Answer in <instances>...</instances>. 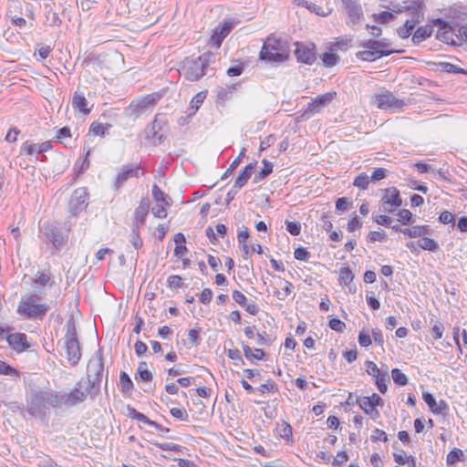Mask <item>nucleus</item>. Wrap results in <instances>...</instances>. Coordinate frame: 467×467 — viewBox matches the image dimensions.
<instances>
[{"instance_id": "obj_16", "label": "nucleus", "mask_w": 467, "mask_h": 467, "mask_svg": "<svg viewBox=\"0 0 467 467\" xmlns=\"http://www.w3.org/2000/svg\"><path fill=\"white\" fill-rule=\"evenodd\" d=\"M88 193L85 188H78L74 191L69 201V211L73 215H77L87 206Z\"/></svg>"}, {"instance_id": "obj_22", "label": "nucleus", "mask_w": 467, "mask_h": 467, "mask_svg": "<svg viewBox=\"0 0 467 467\" xmlns=\"http://www.w3.org/2000/svg\"><path fill=\"white\" fill-rule=\"evenodd\" d=\"M53 147L52 141L47 140L42 143H34L30 140L25 141L20 149L21 154H26L28 156H32L36 153L42 154L49 150H51Z\"/></svg>"}, {"instance_id": "obj_13", "label": "nucleus", "mask_w": 467, "mask_h": 467, "mask_svg": "<svg viewBox=\"0 0 467 467\" xmlns=\"http://www.w3.org/2000/svg\"><path fill=\"white\" fill-rule=\"evenodd\" d=\"M432 25L438 26L439 29L436 34V38L443 43L456 46L454 31V22L445 21L442 18H436L432 20Z\"/></svg>"}, {"instance_id": "obj_6", "label": "nucleus", "mask_w": 467, "mask_h": 467, "mask_svg": "<svg viewBox=\"0 0 467 467\" xmlns=\"http://www.w3.org/2000/svg\"><path fill=\"white\" fill-rule=\"evenodd\" d=\"M67 332L65 335V348L67 361L71 366H76L81 358L80 345L77 336L76 324L73 319H69L66 325Z\"/></svg>"}, {"instance_id": "obj_43", "label": "nucleus", "mask_w": 467, "mask_h": 467, "mask_svg": "<svg viewBox=\"0 0 467 467\" xmlns=\"http://www.w3.org/2000/svg\"><path fill=\"white\" fill-rule=\"evenodd\" d=\"M418 245L430 252H437L440 249L439 244L434 239L426 236L418 241Z\"/></svg>"}, {"instance_id": "obj_18", "label": "nucleus", "mask_w": 467, "mask_h": 467, "mask_svg": "<svg viewBox=\"0 0 467 467\" xmlns=\"http://www.w3.org/2000/svg\"><path fill=\"white\" fill-rule=\"evenodd\" d=\"M344 8L348 16V25H358L363 17V11L361 5L357 0H341Z\"/></svg>"}, {"instance_id": "obj_60", "label": "nucleus", "mask_w": 467, "mask_h": 467, "mask_svg": "<svg viewBox=\"0 0 467 467\" xmlns=\"http://www.w3.org/2000/svg\"><path fill=\"white\" fill-rule=\"evenodd\" d=\"M130 242L136 250H139L142 247L143 242L140 235V229H135L131 227Z\"/></svg>"}, {"instance_id": "obj_49", "label": "nucleus", "mask_w": 467, "mask_h": 467, "mask_svg": "<svg viewBox=\"0 0 467 467\" xmlns=\"http://www.w3.org/2000/svg\"><path fill=\"white\" fill-rule=\"evenodd\" d=\"M370 182V177L367 173L361 172L355 178L353 185L364 191L368 189Z\"/></svg>"}, {"instance_id": "obj_41", "label": "nucleus", "mask_w": 467, "mask_h": 467, "mask_svg": "<svg viewBox=\"0 0 467 467\" xmlns=\"http://www.w3.org/2000/svg\"><path fill=\"white\" fill-rule=\"evenodd\" d=\"M262 163L264 164V167L259 172L255 174L254 178V182H258L265 179L268 175H270L273 172L274 165L271 161H267L266 159H264L262 161Z\"/></svg>"}, {"instance_id": "obj_64", "label": "nucleus", "mask_w": 467, "mask_h": 467, "mask_svg": "<svg viewBox=\"0 0 467 467\" xmlns=\"http://www.w3.org/2000/svg\"><path fill=\"white\" fill-rule=\"evenodd\" d=\"M355 402L366 414L373 408V404L368 400V397H358Z\"/></svg>"}, {"instance_id": "obj_2", "label": "nucleus", "mask_w": 467, "mask_h": 467, "mask_svg": "<svg viewBox=\"0 0 467 467\" xmlns=\"http://www.w3.org/2000/svg\"><path fill=\"white\" fill-rule=\"evenodd\" d=\"M214 55L206 52L198 57H186L181 65L180 74L189 81H197L206 75L208 67L212 63Z\"/></svg>"}, {"instance_id": "obj_62", "label": "nucleus", "mask_w": 467, "mask_h": 467, "mask_svg": "<svg viewBox=\"0 0 467 467\" xmlns=\"http://www.w3.org/2000/svg\"><path fill=\"white\" fill-rule=\"evenodd\" d=\"M0 374L18 377V371L5 361L0 360Z\"/></svg>"}, {"instance_id": "obj_42", "label": "nucleus", "mask_w": 467, "mask_h": 467, "mask_svg": "<svg viewBox=\"0 0 467 467\" xmlns=\"http://www.w3.org/2000/svg\"><path fill=\"white\" fill-rule=\"evenodd\" d=\"M439 69L446 73L463 74L467 76V69L457 67L450 62H439L437 64Z\"/></svg>"}, {"instance_id": "obj_9", "label": "nucleus", "mask_w": 467, "mask_h": 467, "mask_svg": "<svg viewBox=\"0 0 467 467\" xmlns=\"http://www.w3.org/2000/svg\"><path fill=\"white\" fill-rule=\"evenodd\" d=\"M381 44L379 40H364L358 44V47L365 48V50L358 51L356 57L364 61H374L377 58L387 57L394 53V50L381 48Z\"/></svg>"}, {"instance_id": "obj_4", "label": "nucleus", "mask_w": 467, "mask_h": 467, "mask_svg": "<svg viewBox=\"0 0 467 467\" xmlns=\"http://www.w3.org/2000/svg\"><path fill=\"white\" fill-rule=\"evenodd\" d=\"M40 300L41 296L37 294L23 296L17 306V314L26 319L42 320L49 306L47 304L39 303Z\"/></svg>"}, {"instance_id": "obj_26", "label": "nucleus", "mask_w": 467, "mask_h": 467, "mask_svg": "<svg viewBox=\"0 0 467 467\" xmlns=\"http://www.w3.org/2000/svg\"><path fill=\"white\" fill-rule=\"evenodd\" d=\"M88 102L85 98L84 92L76 90L72 98V107L75 110L81 112L84 115H88L91 112L92 107H88Z\"/></svg>"}, {"instance_id": "obj_61", "label": "nucleus", "mask_w": 467, "mask_h": 467, "mask_svg": "<svg viewBox=\"0 0 467 467\" xmlns=\"http://www.w3.org/2000/svg\"><path fill=\"white\" fill-rule=\"evenodd\" d=\"M257 389L261 393L275 392L277 390V385L273 379H269L265 383L261 384Z\"/></svg>"}, {"instance_id": "obj_33", "label": "nucleus", "mask_w": 467, "mask_h": 467, "mask_svg": "<svg viewBox=\"0 0 467 467\" xmlns=\"http://www.w3.org/2000/svg\"><path fill=\"white\" fill-rule=\"evenodd\" d=\"M152 379V373L147 368V362L140 361L135 373V379L137 381L150 382Z\"/></svg>"}, {"instance_id": "obj_59", "label": "nucleus", "mask_w": 467, "mask_h": 467, "mask_svg": "<svg viewBox=\"0 0 467 467\" xmlns=\"http://www.w3.org/2000/svg\"><path fill=\"white\" fill-rule=\"evenodd\" d=\"M449 405L444 400H440L439 402L436 401V406L432 409V413L441 416H447L449 414Z\"/></svg>"}, {"instance_id": "obj_37", "label": "nucleus", "mask_w": 467, "mask_h": 467, "mask_svg": "<svg viewBox=\"0 0 467 467\" xmlns=\"http://www.w3.org/2000/svg\"><path fill=\"white\" fill-rule=\"evenodd\" d=\"M276 432L286 442L292 441V427L286 421H282L280 424H277Z\"/></svg>"}, {"instance_id": "obj_53", "label": "nucleus", "mask_w": 467, "mask_h": 467, "mask_svg": "<svg viewBox=\"0 0 467 467\" xmlns=\"http://www.w3.org/2000/svg\"><path fill=\"white\" fill-rule=\"evenodd\" d=\"M374 21L379 24H387L394 19L395 16L391 12L383 11L379 14H373Z\"/></svg>"}, {"instance_id": "obj_45", "label": "nucleus", "mask_w": 467, "mask_h": 467, "mask_svg": "<svg viewBox=\"0 0 467 467\" xmlns=\"http://www.w3.org/2000/svg\"><path fill=\"white\" fill-rule=\"evenodd\" d=\"M119 383L121 391L124 394L130 393L133 389V382L130 376L128 375V373H126L125 371H121L119 374Z\"/></svg>"}, {"instance_id": "obj_34", "label": "nucleus", "mask_w": 467, "mask_h": 467, "mask_svg": "<svg viewBox=\"0 0 467 467\" xmlns=\"http://www.w3.org/2000/svg\"><path fill=\"white\" fill-rule=\"evenodd\" d=\"M320 57L323 64L327 67L336 66L340 60V57L336 54L334 47H329L328 51L323 53Z\"/></svg>"}, {"instance_id": "obj_7", "label": "nucleus", "mask_w": 467, "mask_h": 467, "mask_svg": "<svg viewBox=\"0 0 467 467\" xmlns=\"http://www.w3.org/2000/svg\"><path fill=\"white\" fill-rule=\"evenodd\" d=\"M381 44L379 40H364L358 44V47L365 48V50L358 51L356 57L364 61H374L377 58L387 57L394 53V50L381 48Z\"/></svg>"}, {"instance_id": "obj_39", "label": "nucleus", "mask_w": 467, "mask_h": 467, "mask_svg": "<svg viewBox=\"0 0 467 467\" xmlns=\"http://www.w3.org/2000/svg\"><path fill=\"white\" fill-rule=\"evenodd\" d=\"M206 98V92L201 91L197 93L191 100V106L189 108L188 115L192 116L199 109L200 106L203 103Z\"/></svg>"}, {"instance_id": "obj_46", "label": "nucleus", "mask_w": 467, "mask_h": 467, "mask_svg": "<svg viewBox=\"0 0 467 467\" xmlns=\"http://www.w3.org/2000/svg\"><path fill=\"white\" fill-rule=\"evenodd\" d=\"M455 43L456 46H461L463 42L467 43V26H460L454 22Z\"/></svg>"}, {"instance_id": "obj_55", "label": "nucleus", "mask_w": 467, "mask_h": 467, "mask_svg": "<svg viewBox=\"0 0 467 467\" xmlns=\"http://www.w3.org/2000/svg\"><path fill=\"white\" fill-rule=\"evenodd\" d=\"M153 445L162 451H171L177 453L181 452L183 449L182 446L171 442H154Z\"/></svg>"}, {"instance_id": "obj_3", "label": "nucleus", "mask_w": 467, "mask_h": 467, "mask_svg": "<svg viewBox=\"0 0 467 467\" xmlns=\"http://www.w3.org/2000/svg\"><path fill=\"white\" fill-rule=\"evenodd\" d=\"M49 407H58V395L54 391H32L27 400V412L37 418H44Z\"/></svg>"}, {"instance_id": "obj_10", "label": "nucleus", "mask_w": 467, "mask_h": 467, "mask_svg": "<svg viewBox=\"0 0 467 467\" xmlns=\"http://www.w3.org/2000/svg\"><path fill=\"white\" fill-rule=\"evenodd\" d=\"M88 395L91 398V387L86 384L84 379H81L70 392H64L58 396V406L61 404L75 406L83 402Z\"/></svg>"}, {"instance_id": "obj_30", "label": "nucleus", "mask_w": 467, "mask_h": 467, "mask_svg": "<svg viewBox=\"0 0 467 467\" xmlns=\"http://www.w3.org/2000/svg\"><path fill=\"white\" fill-rule=\"evenodd\" d=\"M383 371L380 372L379 375L375 376V384L379 389V391L382 394H385L388 390V385L387 383L389 382V368L387 365L382 364Z\"/></svg>"}, {"instance_id": "obj_1", "label": "nucleus", "mask_w": 467, "mask_h": 467, "mask_svg": "<svg viewBox=\"0 0 467 467\" xmlns=\"http://www.w3.org/2000/svg\"><path fill=\"white\" fill-rule=\"evenodd\" d=\"M289 57L288 42L273 35L266 37L259 53V59L269 64H281L287 61Z\"/></svg>"}, {"instance_id": "obj_28", "label": "nucleus", "mask_w": 467, "mask_h": 467, "mask_svg": "<svg viewBox=\"0 0 467 467\" xmlns=\"http://www.w3.org/2000/svg\"><path fill=\"white\" fill-rule=\"evenodd\" d=\"M256 164H257V162L254 161V162L248 163L244 168V170L241 171L239 176L236 178V180L234 183V188L241 189L246 184L248 180L251 178L252 173L254 172V171L256 167Z\"/></svg>"}, {"instance_id": "obj_27", "label": "nucleus", "mask_w": 467, "mask_h": 467, "mask_svg": "<svg viewBox=\"0 0 467 467\" xmlns=\"http://www.w3.org/2000/svg\"><path fill=\"white\" fill-rule=\"evenodd\" d=\"M127 411H128L129 418H130L132 420H137L138 421H140L142 423L152 426L160 431H161V430H163L162 425H161L160 423H158L154 420H150L146 415L138 411L135 408H133L130 405L127 407Z\"/></svg>"}, {"instance_id": "obj_8", "label": "nucleus", "mask_w": 467, "mask_h": 467, "mask_svg": "<svg viewBox=\"0 0 467 467\" xmlns=\"http://www.w3.org/2000/svg\"><path fill=\"white\" fill-rule=\"evenodd\" d=\"M381 44L379 40H364L358 44V47L365 48V50L358 51L356 57L364 61H374L377 58L387 57L394 53V50L381 48Z\"/></svg>"}, {"instance_id": "obj_40", "label": "nucleus", "mask_w": 467, "mask_h": 467, "mask_svg": "<svg viewBox=\"0 0 467 467\" xmlns=\"http://www.w3.org/2000/svg\"><path fill=\"white\" fill-rule=\"evenodd\" d=\"M173 240L176 244V246L174 248V254L178 257H182L183 254L187 251V248L184 245L186 242L185 236L182 233H177L174 235Z\"/></svg>"}, {"instance_id": "obj_15", "label": "nucleus", "mask_w": 467, "mask_h": 467, "mask_svg": "<svg viewBox=\"0 0 467 467\" xmlns=\"http://www.w3.org/2000/svg\"><path fill=\"white\" fill-rule=\"evenodd\" d=\"M140 169V165L128 164L122 166L113 182L114 189L118 191L122 188L130 178H139Z\"/></svg>"}, {"instance_id": "obj_36", "label": "nucleus", "mask_w": 467, "mask_h": 467, "mask_svg": "<svg viewBox=\"0 0 467 467\" xmlns=\"http://www.w3.org/2000/svg\"><path fill=\"white\" fill-rule=\"evenodd\" d=\"M111 128V124H102L98 121H93L89 127V134L94 136L105 137L108 134L109 130Z\"/></svg>"}, {"instance_id": "obj_38", "label": "nucleus", "mask_w": 467, "mask_h": 467, "mask_svg": "<svg viewBox=\"0 0 467 467\" xmlns=\"http://www.w3.org/2000/svg\"><path fill=\"white\" fill-rule=\"evenodd\" d=\"M151 192L156 202H162L166 206H171V198L157 184H153Z\"/></svg>"}, {"instance_id": "obj_50", "label": "nucleus", "mask_w": 467, "mask_h": 467, "mask_svg": "<svg viewBox=\"0 0 467 467\" xmlns=\"http://www.w3.org/2000/svg\"><path fill=\"white\" fill-rule=\"evenodd\" d=\"M463 460V452L458 448H453L448 454L446 462L448 465H453L457 462Z\"/></svg>"}, {"instance_id": "obj_14", "label": "nucleus", "mask_w": 467, "mask_h": 467, "mask_svg": "<svg viewBox=\"0 0 467 467\" xmlns=\"http://www.w3.org/2000/svg\"><path fill=\"white\" fill-rule=\"evenodd\" d=\"M374 103L379 109H401L406 105L404 100L395 98L393 94L389 91L376 95Z\"/></svg>"}, {"instance_id": "obj_29", "label": "nucleus", "mask_w": 467, "mask_h": 467, "mask_svg": "<svg viewBox=\"0 0 467 467\" xmlns=\"http://www.w3.org/2000/svg\"><path fill=\"white\" fill-rule=\"evenodd\" d=\"M155 104V99L149 95L147 97L142 98L138 101H132L130 104L129 109L137 116L140 114L145 109L149 108Z\"/></svg>"}, {"instance_id": "obj_11", "label": "nucleus", "mask_w": 467, "mask_h": 467, "mask_svg": "<svg viewBox=\"0 0 467 467\" xmlns=\"http://www.w3.org/2000/svg\"><path fill=\"white\" fill-rule=\"evenodd\" d=\"M336 95L335 91L318 95L306 105V109L297 113V119L304 121L310 119L313 115L321 112L325 107L330 104Z\"/></svg>"}, {"instance_id": "obj_57", "label": "nucleus", "mask_w": 467, "mask_h": 467, "mask_svg": "<svg viewBox=\"0 0 467 467\" xmlns=\"http://www.w3.org/2000/svg\"><path fill=\"white\" fill-rule=\"evenodd\" d=\"M354 279V275L348 266L343 267L339 271V280L346 285H348Z\"/></svg>"}, {"instance_id": "obj_51", "label": "nucleus", "mask_w": 467, "mask_h": 467, "mask_svg": "<svg viewBox=\"0 0 467 467\" xmlns=\"http://www.w3.org/2000/svg\"><path fill=\"white\" fill-rule=\"evenodd\" d=\"M391 378L394 383L399 386H405L409 382L407 376L399 368H393L391 370Z\"/></svg>"}, {"instance_id": "obj_56", "label": "nucleus", "mask_w": 467, "mask_h": 467, "mask_svg": "<svg viewBox=\"0 0 467 467\" xmlns=\"http://www.w3.org/2000/svg\"><path fill=\"white\" fill-rule=\"evenodd\" d=\"M431 234V229L430 225H415L412 226V235L413 238L416 237H425L427 234Z\"/></svg>"}, {"instance_id": "obj_63", "label": "nucleus", "mask_w": 467, "mask_h": 467, "mask_svg": "<svg viewBox=\"0 0 467 467\" xmlns=\"http://www.w3.org/2000/svg\"><path fill=\"white\" fill-rule=\"evenodd\" d=\"M166 205L162 202H158L151 208V213L156 218L163 219L167 216Z\"/></svg>"}, {"instance_id": "obj_21", "label": "nucleus", "mask_w": 467, "mask_h": 467, "mask_svg": "<svg viewBox=\"0 0 467 467\" xmlns=\"http://www.w3.org/2000/svg\"><path fill=\"white\" fill-rule=\"evenodd\" d=\"M396 13H403L408 12L410 16V19H415L419 16V21L423 19V4L420 1H406L403 2L402 5H399L397 10H394Z\"/></svg>"}, {"instance_id": "obj_58", "label": "nucleus", "mask_w": 467, "mask_h": 467, "mask_svg": "<svg viewBox=\"0 0 467 467\" xmlns=\"http://www.w3.org/2000/svg\"><path fill=\"white\" fill-rule=\"evenodd\" d=\"M398 221L401 223L403 225H409L414 223L412 213L407 209L400 210L398 213Z\"/></svg>"}, {"instance_id": "obj_25", "label": "nucleus", "mask_w": 467, "mask_h": 467, "mask_svg": "<svg viewBox=\"0 0 467 467\" xmlns=\"http://www.w3.org/2000/svg\"><path fill=\"white\" fill-rule=\"evenodd\" d=\"M233 299L251 315L254 316L259 311L258 306L253 301L248 302L247 297L238 290L233 291Z\"/></svg>"}, {"instance_id": "obj_23", "label": "nucleus", "mask_w": 467, "mask_h": 467, "mask_svg": "<svg viewBox=\"0 0 467 467\" xmlns=\"http://www.w3.org/2000/svg\"><path fill=\"white\" fill-rule=\"evenodd\" d=\"M9 347L17 353L24 352L30 348L27 336L25 333H13L6 337Z\"/></svg>"}, {"instance_id": "obj_47", "label": "nucleus", "mask_w": 467, "mask_h": 467, "mask_svg": "<svg viewBox=\"0 0 467 467\" xmlns=\"http://www.w3.org/2000/svg\"><path fill=\"white\" fill-rule=\"evenodd\" d=\"M245 150V148H243L241 150L239 155L232 161L229 168L223 174L222 180H224L225 178L229 177L234 172V171L239 166L243 158L244 157Z\"/></svg>"}, {"instance_id": "obj_31", "label": "nucleus", "mask_w": 467, "mask_h": 467, "mask_svg": "<svg viewBox=\"0 0 467 467\" xmlns=\"http://www.w3.org/2000/svg\"><path fill=\"white\" fill-rule=\"evenodd\" d=\"M432 34V26L430 25H426L424 26H420L417 28V30L414 32L412 36V42L415 45H419L422 41L426 40L428 37H430Z\"/></svg>"}, {"instance_id": "obj_52", "label": "nucleus", "mask_w": 467, "mask_h": 467, "mask_svg": "<svg viewBox=\"0 0 467 467\" xmlns=\"http://www.w3.org/2000/svg\"><path fill=\"white\" fill-rule=\"evenodd\" d=\"M281 284L284 285L283 286V292L281 291H275V295L277 296V298L284 300L286 296H288L294 288V285L291 282L282 279Z\"/></svg>"}, {"instance_id": "obj_35", "label": "nucleus", "mask_w": 467, "mask_h": 467, "mask_svg": "<svg viewBox=\"0 0 467 467\" xmlns=\"http://www.w3.org/2000/svg\"><path fill=\"white\" fill-rule=\"evenodd\" d=\"M244 357L248 360H262L265 358V353L262 348L252 349L248 345L243 344Z\"/></svg>"}, {"instance_id": "obj_24", "label": "nucleus", "mask_w": 467, "mask_h": 467, "mask_svg": "<svg viewBox=\"0 0 467 467\" xmlns=\"http://www.w3.org/2000/svg\"><path fill=\"white\" fill-rule=\"evenodd\" d=\"M161 121L155 118L154 120L145 130L146 140H150L154 145L161 143L164 139V135L161 133Z\"/></svg>"}, {"instance_id": "obj_44", "label": "nucleus", "mask_w": 467, "mask_h": 467, "mask_svg": "<svg viewBox=\"0 0 467 467\" xmlns=\"http://www.w3.org/2000/svg\"><path fill=\"white\" fill-rule=\"evenodd\" d=\"M23 5L20 0H9L6 15L10 18L22 14Z\"/></svg>"}, {"instance_id": "obj_5", "label": "nucleus", "mask_w": 467, "mask_h": 467, "mask_svg": "<svg viewBox=\"0 0 467 467\" xmlns=\"http://www.w3.org/2000/svg\"><path fill=\"white\" fill-rule=\"evenodd\" d=\"M104 372L103 350L99 348L96 354L89 359L87 367L86 384L91 387V400L99 394L100 383Z\"/></svg>"}, {"instance_id": "obj_17", "label": "nucleus", "mask_w": 467, "mask_h": 467, "mask_svg": "<svg viewBox=\"0 0 467 467\" xmlns=\"http://www.w3.org/2000/svg\"><path fill=\"white\" fill-rule=\"evenodd\" d=\"M150 200L148 198H141L139 205L135 208L132 217L131 227L140 229L146 223V218L150 211Z\"/></svg>"}, {"instance_id": "obj_48", "label": "nucleus", "mask_w": 467, "mask_h": 467, "mask_svg": "<svg viewBox=\"0 0 467 467\" xmlns=\"http://www.w3.org/2000/svg\"><path fill=\"white\" fill-rule=\"evenodd\" d=\"M33 283L35 285H38L40 286H46L49 285L50 286L54 284V281L51 280V275L48 273L37 272L36 275V278H34Z\"/></svg>"}, {"instance_id": "obj_32", "label": "nucleus", "mask_w": 467, "mask_h": 467, "mask_svg": "<svg viewBox=\"0 0 467 467\" xmlns=\"http://www.w3.org/2000/svg\"><path fill=\"white\" fill-rule=\"evenodd\" d=\"M420 22V21H419V16H417L415 19H407L404 25L397 29L399 36L401 38L409 37L411 35L415 26Z\"/></svg>"}, {"instance_id": "obj_19", "label": "nucleus", "mask_w": 467, "mask_h": 467, "mask_svg": "<svg viewBox=\"0 0 467 467\" xmlns=\"http://www.w3.org/2000/svg\"><path fill=\"white\" fill-rule=\"evenodd\" d=\"M381 202L386 212H393L394 208L401 205L400 191L395 187L386 189Z\"/></svg>"}, {"instance_id": "obj_20", "label": "nucleus", "mask_w": 467, "mask_h": 467, "mask_svg": "<svg viewBox=\"0 0 467 467\" xmlns=\"http://www.w3.org/2000/svg\"><path fill=\"white\" fill-rule=\"evenodd\" d=\"M43 233L53 247L57 250L67 243V237L57 227L52 225L43 226Z\"/></svg>"}, {"instance_id": "obj_54", "label": "nucleus", "mask_w": 467, "mask_h": 467, "mask_svg": "<svg viewBox=\"0 0 467 467\" xmlns=\"http://www.w3.org/2000/svg\"><path fill=\"white\" fill-rule=\"evenodd\" d=\"M368 242H385L387 240V234L382 229L378 231H370L367 236Z\"/></svg>"}, {"instance_id": "obj_12", "label": "nucleus", "mask_w": 467, "mask_h": 467, "mask_svg": "<svg viewBox=\"0 0 467 467\" xmlns=\"http://www.w3.org/2000/svg\"><path fill=\"white\" fill-rule=\"evenodd\" d=\"M295 57L298 63L313 65L317 57V47L312 42H295Z\"/></svg>"}]
</instances>
